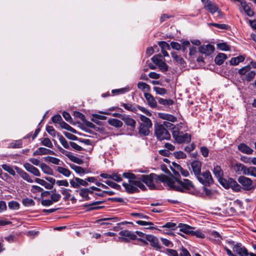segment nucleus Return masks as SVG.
Here are the masks:
<instances>
[{
    "mask_svg": "<svg viewBox=\"0 0 256 256\" xmlns=\"http://www.w3.org/2000/svg\"><path fill=\"white\" fill-rule=\"evenodd\" d=\"M238 182L243 186L244 189L246 190H254L256 186V183L254 182L250 178L244 176H240L238 178Z\"/></svg>",
    "mask_w": 256,
    "mask_h": 256,
    "instance_id": "obj_7",
    "label": "nucleus"
},
{
    "mask_svg": "<svg viewBox=\"0 0 256 256\" xmlns=\"http://www.w3.org/2000/svg\"><path fill=\"white\" fill-rule=\"evenodd\" d=\"M152 60L154 64L158 66L162 61V56L160 54L154 56L152 58Z\"/></svg>",
    "mask_w": 256,
    "mask_h": 256,
    "instance_id": "obj_57",
    "label": "nucleus"
},
{
    "mask_svg": "<svg viewBox=\"0 0 256 256\" xmlns=\"http://www.w3.org/2000/svg\"><path fill=\"white\" fill-rule=\"evenodd\" d=\"M40 168L46 174L52 175L53 170L48 166L46 164L42 163L40 164Z\"/></svg>",
    "mask_w": 256,
    "mask_h": 256,
    "instance_id": "obj_27",
    "label": "nucleus"
},
{
    "mask_svg": "<svg viewBox=\"0 0 256 256\" xmlns=\"http://www.w3.org/2000/svg\"><path fill=\"white\" fill-rule=\"evenodd\" d=\"M2 167L4 170L8 172L10 174L13 176L16 175V172L14 170L10 165L4 164L2 166Z\"/></svg>",
    "mask_w": 256,
    "mask_h": 256,
    "instance_id": "obj_42",
    "label": "nucleus"
},
{
    "mask_svg": "<svg viewBox=\"0 0 256 256\" xmlns=\"http://www.w3.org/2000/svg\"><path fill=\"white\" fill-rule=\"evenodd\" d=\"M230 180H231V178H228V180L222 178L221 180L218 181L224 188H230V182H229Z\"/></svg>",
    "mask_w": 256,
    "mask_h": 256,
    "instance_id": "obj_49",
    "label": "nucleus"
},
{
    "mask_svg": "<svg viewBox=\"0 0 256 256\" xmlns=\"http://www.w3.org/2000/svg\"><path fill=\"white\" fill-rule=\"evenodd\" d=\"M67 157L74 162L78 164H83V160L81 158L72 154L71 152H70Z\"/></svg>",
    "mask_w": 256,
    "mask_h": 256,
    "instance_id": "obj_38",
    "label": "nucleus"
},
{
    "mask_svg": "<svg viewBox=\"0 0 256 256\" xmlns=\"http://www.w3.org/2000/svg\"><path fill=\"white\" fill-rule=\"evenodd\" d=\"M111 179L117 182H120L122 180L120 175L116 173H113L111 174Z\"/></svg>",
    "mask_w": 256,
    "mask_h": 256,
    "instance_id": "obj_63",
    "label": "nucleus"
},
{
    "mask_svg": "<svg viewBox=\"0 0 256 256\" xmlns=\"http://www.w3.org/2000/svg\"><path fill=\"white\" fill-rule=\"evenodd\" d=\"M22 204L26 206H29L34 205V202L32 199L26 198L22 200Z\"/></svg>",
    "mask_w": 256,
    "mask_h": 256,
    "instance_id": "obj_51",
    "label": "nucleus"
},
{
    "mask_svg": "<svg viewBox=\"0 0 256 256\" xmlns=\"http://www.w3.org/2000/svg\"><path fill=\"white\" fill-rule=\"evenodd\" d=\"M146 240L150 243V245L156 250H159L161 249L162 246L159 244L158 239L154 236L148 234L146 236Z\"/></svg>",
    "mask_w": 256,
    "mask_h": 256,
    "instance_id": "obj_12",
    "label": "nucleus"
},
{
    "mask_svg": "<svg viewBox=\"0 0 256 256\" xmlns=\"http://www.w3.org/2000/svg\"><path fill=\"white\" fill-rule=\"evenodd\" d=\"M180 177L179 174L174 173V176H172V174L162 176L160 177V180L170 188L177 191L183 192L184 190H190L194 188V186L190 180L188 179L182 180Z\"/></svg>",
    "mask_w": 256,
    "mask_h": 256,
    "instance_id": "obj_1",
    "label": "nucleus"
},
{
    "mask_svg": "<svg viewBox=\"0 0 256 256\" xmlns=\"http://www.w3.org/2000/svg\"><path fill=\"white\" fill-rule=\"evenodd\" d=\"M227 56L226 54L220 53L218 54L214 59V62L216 64L221 65L224 61L226 59Z\"/></svg>",
    "mask_w": 256,
    "mask_h": 256,
    "instance_id": "obj_25",
    "label": "nucleus"
},
{
    "mask_svg": "<svg viewBox=\"0 0 256 256\" xmlns=\"http://www.w3.org/2000/svg\"><path fill=\"white\" fill-rule=\"evenodd\" d=\"M136 223L140 226H150L148 228L150 229L154 228V227L152 226L154 224L152 222H146L144 220H138L136 222Z\"/></svg>",
    "mask_w": 256,
    "mask_h": 256,
    "instance_id": "obj_60",
    "label": "nucleus"
},
{
    "mask_svg": "<svg viewBox=\"0 0 256 256\" xmlns=\"http://www.w3.org/2000/svg\"><path fill=\"white\" fill-rule=\"evenodd\" d=\"M129 91V88L126 87L120 89L114 90H112L113 94L116 93L117 94H124Z\"/></svg>",
    "mask_w": 256,
    "mask_h": 256,
    "instance_id": "obj_61",
    "label": "nucleus"
},
{
    "mask_svg": "<svg viewBox=\"0 0 256 256\" xmlns=\"http://www.w3.org/2000/svg\"><path fill=\"white\" fill-rule=\"evenodd\" d=\"M244 60V58L242 56H239L237 57L233 58L230 60V63L232 65H238L240 62H242Z\"/></svg>",
    "mask_w": 256,
    "mask_h": 256,
    "instance_id": "obj_36",
    "label": "nucleus"
},
{
    "mask_svg": "<svg viewBox=\"0 0 256 256\" xmlns=\"http://www.w3.org/2000/svg\"><path fill=\"white\" fill-rule=\"evenodd\" d=\"M24 167L26 170L32 174L34 176H40V172L39 170L30 164L26 162L24 164Z\"/></svg>",
    "mask_w": 256,
    "mask_h": 256,
    "instance_id": "obj_15",
    "label": "nucleus"
},
{
    "mask_svg": "<svg viewBox=\"0 0 256 256\" xmlns=\"http://www.w3.org/2000/svg\"><path fill=\"white\" fill-rule=\"evenodd\" d=\"M14 170H16L17 174L20 176V177L22 178L24 180L27 182L29 183H32L34 182L33 179L30 176L24 171L22 168L15 166L14 167Z\"/></svg>",
    "mask_w": 256,
    "mask_h": 256,
    "instance_id": "obj_11",
    "label": "nucleus"
},
{
    "mask_svg": "<svg viewBox=\"0 0 256 256\" xmlns=\"http://www.w3.org/2000/svg\"><path fill=\"white\" fill-rule=\"evenodd\" d=\"M171 55H172V58L178 64H182L184 63V59L182 58H181L180 56H178L176 52H171Z\"/></svg>",
    "mask_w": 256,
    "mask_h": 256,
    "instance_id": "obj_44",
    "label": "nucleus"
},
{
    "mask_svg": "<svg viewBox=\"0 0 256 256\" xmlns=\"http://www.w3.org/2000/svg\"><path fill=\"white\" fill-rule=\"evenodd\" d=\"M232 2H238L240 4L239 10L242 12H244V13L250 17L254 16V12L253 10L251 8L250 3L247 2L244 0H231Z\"/></svg>",
    "mask_w": 256,
    "mask_h": 256,
    "instance_id": "obj_5",
    "label": "nucleus"
},
{
    "mask_svg": "<svg viewBox=\"0 0 256 256\" xmlns=\"http://www.w3.org/2000/svg\"><path fill=\"white\" fill-rule=\"evenodd\" d=\"M138 88L144 92H148L150 90V86L145 82H139L138 84Z\"/></svg>",
    "mask_w": 256,
    "mask_h": 256,
    "instance_id": "obj_40",
    "label": "nucleus"
},
{
    "mask_svg": "<svg viewBox=\"0 0 256 256\" xmlns=\"http://www.w3.org/2000/svg\"><path fill=\"white\" fill-rule=\"evenodd\" d=\"M44 160L46 162H49L52 163L54 164H60V160L56 158L47 156L44 158Z\"/></svg>",
    "mask_w": 256,
    "mask_h": 256,
    "instance_id": "obj_34",
    "label": "nucleus"
},
{
    "mask_svg": "<svg viewBox=\"0 0 256 256\" xmlns=\"http://www.w3.org/2000/svg\"><path fill=\"white\" fill-rule=\"evenodd\" d=\"M70 166L78 174H84L86 173V170L80 166L74 165V164H70Z\"/></svg>",
    "mask_w": 256,
    "mask_h": 256,
    "instance_id": "obj_39",
    "label": "nucleus"
},
{
    "mask_svg": "<svg viewBox=\"0 0 256 256\" xmlns=\"http://www.w3.org/2000/svg\"><path fill=\"white\" fill-rule=\"evenodd\" d=\"M119 234L121 236L129 238L131 240H135L136 238V236L130 232L126 230H121Z\"/></svg>",
    "mask_w": 256,
    "mask_h": 256,
    "instance_id": "obj_31",
    "label": "nucleus"
},
{
    "mask_svg": "<svg viewBox=\"0 0 256 256\" xmlns=\"http://www.w3.org/2000/svg\"><path fill=\"white\" fill-rule=\"evenodd\" d=\"M196 177L200 183L204 185L210 184L213 182L212 175L208 170H206L202 173L200 172Z\"/></svg>",
    "mask_w": 256,
    "mask_h": 256,
    "instance_id": "obj_8",
    "label": "nucleus"
},
{
    "mask_svg": "<svg viewBox=\"0 0 256 256\" xmlns=\"http://www.w3.org/2000/svg\"><path fill=\"white\" fill-rule=\"evenodd\" d=\"M70 183L71 186L74 188H78L80 186H86L88 185L86 180H84L78 178H75L73 180H70Z\"/></svg>",
    "mask_w": 256,
    "mask_h": 256,
    "instance_id": "obj_13",
    "label": "nucleus"
},
{
    "mask_svg": "<svg viewBox=\"0 0 256 256\" xmlns=\"http://www.w3.org/2000/svg\"><path fill=\"white\" fill-rule=\"evenodd\" d=\"M154 134L160 140H168L170 138L169 132L162 125L156 124L154 126Z\"/></svg>",
    "mask_w": 256,
    "mask_h": 256,
    "instance_id": "obj_4",
    "label": "nucleus"
},
{
    "mask_svg": "<svg viewBox=\"0 0 256 256\" xmlns=\"http://www.w3.org/2000/svg\"><path fill=\"white\" fill-rule=\"evenodd\" d=\"M144 96L148 102V104L151 108H154L157 106L156 102L151 94L146 92L144 94Z\"/></svg>",
    "mask_w": 256,
    "mask_h": 256,
    "instance_id": "obj_19",
    "label": "nucleus"
},
{
    "mask_svg": "<svg viewBox=\"0 0 256 256\" xmlns=\"http://www.w3.org/2000/svg\"><path fill=\"white\" fill-rule=\"evenodd\" d=\"M229 182H230V188H232L234 191L239 192L240 190V186L234 179L231 178V180H230Z\"/></svg>",
    "mask_w": 256,
    "mask_h": 256,
    "instance_id": "obj_35",
    "label": "nucleus"
},
{
    "mask_svg": "<svg viewBox=\"0 0 256 256\" xmlns=\"http://www.w3.org/2000/svg\"><path fill=\"white\" fill-rule=\"evenodd\" d=\"M164 174L160 176H158L155 174H150V175H142L141 176L140 180L142 182L146 184L150 188L151 190H154L156 188V186L154 184V182L157 180H160H160V177Z\"/></svg>",
    "mask_w": 256,
    "mask_h": 256,
    "instance_id": "obj_3",
    "label": "nucleus"
},
{
    "mask_svg": "<svg viewBox=\"0 0 256 256\" xmlns=\"http://www.w3.org/2000/svg\"><path fill=\"white\" fill-rule=\"evenodd\" d=\"M59 141L62 146L66 149H68L70 148V145L66 140L62 136H60L58 138Z\"/></svg>",
    "mask_w": 256,
    "mask_h": 256,
    "instance_id": "obj_52",
    "label": "nucleus"
},
{
    "mask_svg": "<svg viewBox=\"0 0 256 256\" xmlns=\"http://www.w3.org/2000/svg\"><path fill=\"white\" fill-rule=\"evenodd\" d=\"M108 124L116 128H120L122 126L123 123L122 121L116 118H110L108 121Z\"/></svg>",
    "mask_w": 256,
    "mask_h": 256,
    "instance_id": "obj_24",
    "label": "nucleus"
},
{
    "mask_svg": "<svg viewBox=\"0 0 256 256\" xmlns=\"http://www.w3.org/2000/svg\"><path fill=\"white\" fill-rule=\"evenodd\" d=\"M250 70V66H244L238 70V74L241 76L246 75L248 72Z\"/></svg>",
    "mask_w": 256,
    "mask_h": 256,
    "instance_id": "obj_59",
    "label": "nucleus"
},
{
    "mask_svg": "<svg viewBox=\"0 0 256 256\" xmlns=\"http://www.w3.org/2000/svg\"><path fill=\"white\" fill-rule=\"evenodd\" d=\"M121 106L124 107L128 110L131 111L135 113L136 112V108L134 107L131 104L122 103Z\"/></svg>",
    "mask_w": 256,
    "mask_h": 256,
    "instance_id": "obj_47",
    "label": "nucleus"
},
{
    "mask_svg": "<svg viewBox=\"0 0 256 256\" xmlns=\"http://www.w3.org/2000/svg\"><path fill=\"white\" fill-rule=\"evenodd\" d=\"M229 244L232 246V250L234 252H236L240 256H247V250L244 247H242V244L237 243L234 244V242H230Z\"/></svg>",
    "mask_w": 256,
    "mask_h": 256,
    "instance_id": "obj_10",
    "label": "nucleus"
},
{
    "mask_svg": "<svg viewBox=\"0 0 256 256\" xmlns=\"http://www.w3.org/2000/svg\"><path fill=\"white\" fill-rule=\"evenodd\" d=\"M122 120L126 124L130 126L132 130H134L135 128L136 122L132 118L128 116L124 115V118H122Z\"/></svg>",
    "mask_w": 256,
    "mask_h": 256,
    "instance_id": "obj_20",
    "label": "nucleus"
},
{
    "mask_svg": "<svg viewBox=\"0 0 256 256\" xmlns=\"http://www.w3.org/2000/svg\"><path fill=\"white\" fill-rule=\"evenodd\" d=\"M9 208L13 210H17L20 208V204L15 201H11L8 203Z\"/></svg>",
    "mask_w": 256,
    "mask_h": 256,
    "instance_id": "obj_50",
    "label": "nucleus"
},
{
    "mask_svg": "<svg viewBox=\"0 0 256 256\" xmlns=\"http://www.w3.org/2000/svg\"><path fill=\"white\" fill-rule=\"evenodd\" d=\"M214 46L210 44L202 45L198 48V51L206 56L210 55L214 52Z\"/></svg>",
    "mask_w": 256,
    "mask_h": 256,
    "instance_id": "obj_14",
    "label": "nucleus"
},
{
    "mask_svg": "<svg viewBox=\"0 0 256 256\" xmlns=\"http://www.w3.org/2000/svg\"><path fill=\"white\" fill-rule=\"evenodd\" d=\"M238 149L242 153L246 154H252L253 150L244 144H240L238 146Z\"/></svg>",
    "mask_w": 256,
    "mask_h": 256,
    "instance_id": "obj_22",
    "label": "nucleus"
},
{
    "mask_svg": "<svg viewBox=\"0 0 256 256\" xmlns=\"http://www.w3.org/2000/svg\"><path fill=\"white\" fill-rule=\"evenodd\" d=\"M10 148H20L22 147V142L20 140H17L12 142L10 144Z\"/></svg>",
    "mask_w": 256,
    "mask_h": 256,
    "instance_id": "obj_54",
    "label": "nucleus"
},
{
    "mask_svg": "<svg viewBox=\"0 0 256 256\" xmlns=\"http://www.w3.org/2000/svg\"><path fill=\"white\" fill-rule=\"evenodd\" d=\"M88 191L89 190L88 189L82 188L79 190V194L81 196L84 198L85 200H88L89 199Z\"/></svg>",
    "mask_w": 256,
    "mask_h": 256,
    "instance_id": "obj_43",
    "label": "nucleus"
},
{
    "mask_svg": "<svg viewBox=\"0 0 256 256\" xmlns=\"http://www.w3.org/2000/svg\"><path fill=\"white\" fill-rule=\"evenodd\" d=\"M177 227L180 228V231L188 234H190L192 230H194V228L189 225L182 223L178 224Z\"/></svg>",
    "mask_w": 256,
    "mask_h": 256,
    "instance_id": "obj_21",
    "label": "nucleus"
},
{
    "mask_svg": "<svg viewBox=\"0 0 256 256\" xmlns=\"http://www.w3.org/2000/svg\"><path fill=\"white\" fill-rule=\"evenodd\" d=\"M234 170L237 172H242L244 174L246 172V167L240 163H236L234 166Z\"/></svg>",
    "mask_w": 256,
    "mask_h": 256,
    "instance_id": "obj_33",
    "label": "nucleus"
},
{
    "mask_svg": "<svg viewBox=\"0 0 256 256\" xmlns=\"http://www.w3.org/2000/svg\"><path fill=\"white\" fill-rule=\"evenodd\" d=\"M44 154L54 155L55 154V153L54 151L50 150L43 147H40L38 148L36 150H35L32 154L34 156L38 155L42 156Z\"/></svg>",
    "mask_w": 256,
    "mask_h": 256,
    "instance_id": "obj_17",
    "label": "nucleus"
},
{
    "mask_svg": "<svg viewBox=\"0 0 256 256\" xmlns=\"http://www.w3.org/2000/svg\"><path fill=\"white\" fill-rule=\"evenodd\" d=\"M190 235L196 236V238H204V234H202L200 230H196V231L192 230L190 233Z\"/></svg>",
    "mask_w": 256,
    "mask_h": 256,
    "instance_id": "obj_55",
    "label": "nucleus"
},
{
    "mask_svg": "<svg viewBox=\"0 0 256 256\" xmlns=\"http://www.w3.org/2000/svg\"><path fill=\"white\" fill-rule=\"evenodd\" d=\"M204 4V8H206L208 10L211 14H214L218 12V14L221 15L222 13L218 7L210 0H201Z\"/></svg>",
    "mask_w": 256,
    "mask_h": 256,
    "instance_id": "obj_9",
    "label": "nucleus"
},
{
    "mask_svg": "<svg viewBox=\"0 0 256 256\" xmlns=\"http://www.w3.org/2000/svg\"><path fill=\"white\" fill-rule=\"evenodd\" d=\"M51 200L52 202H58L61 198V196L59 194H53L50 196Z\"/></svg>",
    "mask_w": 256,
    "mask_h": 256,
    "instance_id": "obj_64",
    "label": "nucleus"
},
{
    "mask_svg": "<svg viewBox=\"0 0 256 256\" xmlns=\"http://www.w3.org/2000/svg\"><path fill=\"white\" fill-rule=\"evenodd\" d=\"M70 189H67L65 188H62L60 190V192L64 196V200H66L70 198Z\"/></svg>",
    "mask_w": 256,
    "mask_h": 256,
    "instance_id": "obj_45",
    "label": "nucleus"
},
{
    "mask_svg": "<svg viewBox=\"0 0 256 256\" xmlns=\"http://www.w3.org/2000/svg\"><path fill=\"white\" fill-rule=\"evenodd\" d=\"M62 128L70 130L72 132H76V130L64 121L60 122V124Z\"/></svg>",
    "mask_w": 256,
    "mask_h": 256,
    "instance_id": "obj_48",
    "label": "nucleus"
},
{
    "mask_svg": "<svg viewBox=\"0 0 256 256\" xmlns=\"http://www.w3.org/2000/svg\"><path fill=\"white\" fill-rule=\"evenodd\" d=\"M245 78H242V80H245L248 82L251 81L255 76L256 72L254 71L250 70L247 72Z\"/></svg>",
    "mask_w": 256,
    "mask_h": 256,
    "instance_id": "obj_46",
    "label": "nucleus"
},
{
    "mask_svg": "<svg viewBox=\"0 0 256 256\" xmlns=\"http://www.w3.org/2000/svg\"><path fill=\"white\" fill-rule=\"evenodd\" d=\"M216 46L218 48L221 50L228 51L230 50L229 46L225 42L218 44Z\"/></svg>",
    "mask_w": 256,
    "mask_h": 256,
    "instance_id": "obj_53",
    "label": "nucleus"
},
{
    "mask_svg": "<svg viewBox=\"0 0 256 256\" xmlns=\"http://www.w3.org/2000/svg\"><path fill=\"white\" fill-rule=\"evenodd\" d=\"M172 164L174 168L172 167L171 168L174 172L173 176H174V173L179 174V172H180L181 174L184 177H188L189 176L188 172L186 170L183 169L180 165L176 163H173Z\"/></svg>",
    "mask_w": 256,
    "mask_h": 256,
    "instance_id": "obj_16",
    "label": "nucleus"
},
{
    "mask_svg": "<svg viewBox=\"0 0 256 256\" xmlns=\"http://www.w3.org/2000/svg\"><path fill=\"white\" fill-rule=\"evenodd\" d=\"M158 102L165 106H168L174 104V101L172 99L158 98Z\"/></svg>",
    "mask_w": 256,
    "mask_h": 256,
    "instance_id": "obj_37",
    "label": "nucleus"
},
{
    "mask_svg": "<svg viewBox=\"0 0 256 256\" xmlns=\"http://www.w3.org/2000/svg\"><path fill=\"white\" fill-rule=\"evenodd\" d=\"M244 174L256 177V167L250 166L246 168V172H244Z\"/></svg>",
    "mask_w": 256,
    "mask_h": 256,
    "instance_id": "obj_41",
    "label": "nucleus"
},
{
    "mask_svg": "<svg viewBox=\"0 0 256 256\" xmlns=\"http://www.w3.org/2000/svg\"><path fill=\"white\" fill-rule=\"evenodd\" d=\"M172 136L178 144H187L191 140V136L187 133L184 134L182 132L174 130L172 131Z\"/></svg>",
    "mask_w": 256,
    "mask_h": 256,
    "instance_id": "obj_6",
    "label": "nucleus"
},
{
    "mask_svg": "<svg viewBox=\"0 0 256 256\" xmlns=\"http://www.w3.org/2000/svg\"><path fill=\"white\" fill-rule=\"evenodd\" d=\"M153 88L156 92L158 94L164 95L166 93V90L164 88L154 86Z\"/></svg>",
    "mask_w": 256,
    "mask_h": 256,
    "instance_id": "obj_58",
    "label": "nucleus"
},
{
    "mask_svg": "<svg viewBox=\"0 0 256 256\" xmlns=\"http://www.w3.org/2000/svg\"><path fill=\"white\" fill-rule=\"evenodd\" d=\"M42 144L46 146V147L52 148L53 147V144L50 140L48 138H44L42 140Z\"/></svg>",
    "mask_w": 256,
    "mask_h": 256,
    "instance_id": "obj_56",
    "label": "nucleus"
},
{
    "mask_svg": "<svg viewBox=\"0 0 256 256\" xmlns=\"http://www.w3.org/2000/svg\"><path fill=\"white\" fill-rule=\"evenodd\" d=\"M140 118L142 122L140 124L146 126H147L151 127L152 126V122L150 120L145 116L144 115L140 114Z\"/></svg>",
    "mask_w": 256,
    "mask_h": 256,
    "instance_id": "obj_29",
    "label": "nucleus"
},
{
    "mask_svg": "<svg viewBox=\"0 0 256 256\" xmlns=\"http://www.w3.org/2000/svg\"><path fill=\"white\" fill-rule=\"evenodd\" d=\"M191 168L195 176H197L201 172L202 163L199 160H194L191 162Z\"/></svg>",
    "mask_w": 256,
    "mask_h": 256,
    "instance_id": "obj_18",
    "label": "nucleus"
},
{
    "mask_svg": "<svg viewBox=\"0 0 256 256\" xmlns=\"http://www.w3.org/2000/svg\"><path fill=\"white\" fill-rule=\"evenodd\" d=\"M213 173L214 174L215 176L217 178L218 180H221L222 178L223 172L220 166H214L213 170Z\"/></svg>",
    "mask_w": 256,
    "mask_h": 256,
    "instance_id": "obj_26",
    "label": "nucleus"
},
{
    "mask_svg": "<svg viewBox=\"0 0 256 256\" xmlns=\"http://www.w3.org/2000/svg\"><path fill=\"white\" fill-rule=\"evenodd\" d=\"M151 127L147 126H146L140 124L139 127V134L141 135L146 136L150 134V128Z\"/></svg>",
    "mask_w": 256,
    "mask_h": 256,
    "instance_id": "obj_30",
    "label": "nucleus"
},
{
    "mask_svg": "<svg viewBox=\"0 0 256 256\" xmlns=\"http://www.w3.org/2000/svg\"><path fill=\"white\" fill-rule=\"evenodd\" d=\"M122 176L128 180V182L122 183V186L127 192L134 193L138 192V188L142 190H146V187L143 183L134 174L130 172H124Z\"/></svg>",
    "mask_w": 256,
    "mask_h": 256,
    "instance_id": "obj_2",
    "label": "nucleus"
},
{
    "mask_svg": "<svg viewBox=\"0 0 256 256\" xmlns=\"http://www.w3.org/2000/svg\"><path fill=\"white\" fill-rule=\"evenodd\" d=\"M158 116L160 118L165 120L172 122H176L177 120V118L174 116L164 114V113H159Z\"/></svg>",
    "mask_w": 256,
    "mask_h": 256,
    "instance_id": "obj_23",
    "label": "nucleus"
},
{
    "mask_svg": "<svg viewBox=\"0 0 256 256\" xmlns=\"http://www.w3.org/2000/svg\"><path fill=\"white\" fill-rule=\"evenodd\" d=\"M209 238L210 240L216 242H220L222 240V238L219 233L216 231L210 232L209 234Z\"/></svg>",
    "mask_w": 256,
    "mask_h": 256,
    "instance_id": "obj_32",
    "label": "nucleus"
},
{
    "mask_svg": "<svg viewBox=\"0 0 256 256\" xmlns=\"http://www.w3.org/2000/svg\"><path fill=\"white\" fill-rule=\"evenodd\" d=\"M57 172L66 177H69L71 174L70 171L66 168L58 166L56 168Z\"/></svg>",
    "mask_w": 256,
    "mask_h": 256,
    "instance_id": "obj_28",
    "label": "nucleus"
},
{
    "mask_svg": "<svg viewBox=\"0 0 256 256\" xmlns=\"http://www.w3.org/2000/svg\"><path fill=\"white\" fill-rule=\"evenodd\" d=\"M158 46L161 48L162 50H170V46L166 42H158Z\"/></svg>",
    "mask_w": 256,
    "mask_h": 256,
    "instance_id": "obj_62",
    "label": "nucleus"
}]
</instances>
